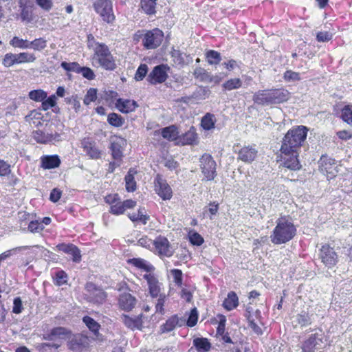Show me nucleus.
Masks as SVG:
<instances>
[{
  "instance_id": "obj_1",
  "label": "nucleus",
  "mask_w": 352,
  "mask_h": 352,
  "mask_svg": "<svg viewBox=\"0 0 352 352\" xmlns=\"http://www.w3.org/2000/svg\"><path fill=\"white\" fill-rule=\"evenodd\" d=\"M307 127L298 126L288 131L285 135L280 148L285 167L293 170L300 168L298 150L307 137Z\"/></svg>"
},
{
  "instance_id": "obj_2",
  "label": "nucleus",
  "mask_w": 352,
  "mask_h": 352,
  "mask_svg": "<svg viewBox=\"0 0 352 352\" xmlns=\"http://www.w3.org/2000/svg\"><path fill=\"white\" fill-rule=\"evenodd\" d=\"M296 229L293 223L285 217L276 221V226L270 236L271 241L274 244L285 243L294 238Z\"/></svg>"
},
{
  "instance_id": "obj_3",
  "label": "nucleus",
  "mask_w": 352,
  "mask_h": 352,
  "mask_svg": "<svg viewBox=\"0 0 352 352\" xmlns=\"http://www.w3.org/2000/svg\"><path fill=\"white\" fill-rule=\"evenodd\" d=\"M290 96V93L284 89L272 90H262L255 93L253 100L261 105H270L287 101Z\"/></svg>"
},
{
  "instance_id": "obj_4",
  "label": "nucleus",
  "mask_w": 352,
  "mask_h": 352,
  "mask_svg": "<svg viewBox=\"0 0 352 352\" xmlns=\"http://www.w3.org/2000/svg\"><path fill=\"white\" fill-rule=\"evenodd\" d=\"M94 59L106 70L112 71L116 68L115 60L108 47L104 44L96 45Z\"/></svg>"
},
{
  "instance_id": "obj_5",
  "label": "nucleus",
  "mask_w": 352,
  "mask_h": 352,
  "mask_svg": "<svg viewBox=\"0 0 352 352\" xmlns=\"http://www.w3.org/2000/svg\"><path fill=\"white\" fill-rule=\"evenodd\" d=\"M199 167L206 181H212L217 176V164L212 157L208 153H204L199 159Z\"/></svg>"
},
{
  "instance_id": "obj_6",
  "label": "nucleus",
  "mask_w": 352,
  "mask_h": 352,
  "mask_svg": "<svg viewBox=\"0 0 352 352\" xmlns=\"http://www.w3.org/2000/svg\"><path fill=\"white\" fill-rule=\"evenodd\" d=\"M85 296L87 301L94 304H102L107 298V294L103 289L93 283H87L85 287Z\"/></svg>"
},
{
  "instance_id": "obj_7",
  "label": "nucleus",
  "mask_w": 352,
  "mask_h": 352,
  "mask_svg": "<svg viewBox=\"0 0 352 352\" xmlns=\"http://www.w3.org/2000/svg\"><path fill=\"white\" fill-rule=\"evenodd\" d=\"M94 9L103 21L111 23L115 19L113 14L112 3L110 0H98L94 4Z\"/></svg>"
},
{
  "instance_id": "obj_8",
  "label": "nucleus",
  "mask_w": 352,
  "mask_h": 352,
  "mask_svg": "<svg viewBox=\"0 0 352 352\" xmlns=\"http://www.w3.org/2000/svg\"><path fill=\"white\" fill-rule=\"evenodd\" d=\"M164 33L158 28L148 31L142 40L144 46L146 49H155L160 45L163 41Z\"/></svg>"
},
{
  "instance_id": "obj_9",
  "label": "nucleus",
  "mask_w": 352,
  "mask_h": 352,
  "mask_svg": "<svg viewBox=\"0 0 352 352\" xmlns=\"http://www.w3.org/2000/svg\"><path fill=\"white\" fill-rule=\"evenodd\" d=\"M170 67L167 65H159L153 69L148 76L147 80L153 85L162 83L168 78V71Z\"/></svg>"
},
{
  "instance_id": "obj_10",
  "label": "nucleus",
  "mask_w": 352,
  "mask_h": 352,
  "mask_svg": "<svg viewBox=\"0 0 352 352\" xmlns=\"http://www.w3.org/2000/svg\"><path fill=\"white\" fill-rule=\"evenodd\" d=\"M320 257L322 263L328 267H331L337 262V254L333 249L328 245H323L320 249Z\"/></svg>"
},
{
  "instance_id": "obj_11",
  "label": "nucleus",
  "mask_w": 352,
  "mask_h": 352,
  "mask_svg": "<svg viewBox=\"0 0 352 352\" xmlns=\"http://www.w3.org/2000/svg\"><path fill=\"white\" fill-rule=\"evenodd\" d=\"M322 333H316L311 335L303 344L302 348L303 352H315V350L320 349L322 344Z\"/></svg>"
},
{
  "instance_id": "obj_12",
  "label": "nucleus",
  "mask_w": 352,
  "mask_h": 352,
  "mask_svg": "<svg viewBox=\"0 0 352 352\" xmlns=\"http://www.w3.org/2000/svg\"><path fill=\"white\" fill-rule=\"evenodd\" d=\"M155 191L164 200L170 199L172 197V190L166 180L157 175L155 180Z\"/></svg>"
},
{
  "instance_id": "obj_13",
  "label": "nucleus",
  "mask_w": 352,
  "mask_h": 352,
  "mask_svg": "<svg viewBox=\"0 0 352 352\" xmlns=\"http://www.w3.org/2000/svg\"><path fill=\"white\" fill-rule=\"evenodd\" d=\"M153 243L159 254L161 256L169 257L173 255V250L166 238L159 236L153 241Z\"/></svg>"
},
{
  "instance_id": "obj_14",
  "label": "nucleus",
  "mask_w": 352,
  "mask_h": 352,
  "mask_svg": "<svg viewBox=\"0 0 352 352\" xmlns=\"http://www.w3.org/2000/svg\"><path fill=\"white\" fill-rule=\"evenodd\" d=\"M137 303V299L129 292L122 293L118 298L119 307L126 311H131Z\"/></svg>"
},
{
  "instance_id": "obj_15",
  "label": "nucleus",
  "mask_w": 352,
  "mask_h": 352,
  "mask_svg": "<svg viewBox=\"0 0 352 352\" xmlns=\"http://www.w3.org/2000/svg\"><path fill=\"white\" fill-rule=\"evenodd\" d=\"M144 278L146 280L149 294L152 298H157V296L164 294L161 293V285L157 278L151 274H146L144 275Z\"/></svg>"
},
{
  "instance_id": "obj_16",
  "label": "nucleus",
  "mask_w": 352,
  "mask_h": 352,
  "mask_svg": "<svg viewBox=\"0 0 352 352\" xmlns=\"http://www.w3.org/2000/svg\"><path fill=\"white\" fill-rule=\"evenodd\" d=\"M179 142L182 145H197L199 140L195 128L191 126L187 132L179 136Z\"/></svg>"
},
{
  "instance_id": "obj_17",
  "label": "nucleus",
  "mask_w": 352,
  "mask_h": 352,
  "mask_svg": "<svg viewBox=\"0 0 352 352\" xmlns=\"http://www.w3.org/2000/svg\"><path fill=\"white\" fill-rule=\"evenodd\" d=\"M292 324L294 328H302L311 324V318L308 313L302 311L292 317Z\"/></svg>"
},
{
  "instance_id": "obj_18",
  "label": "nucleus",
  "mask_w": 352,
  "mask_h": 352,
  "mask_svg": "<svg viewBox=\"0 0 352 352\" xmlns=\"http://www.w3.org/2000/svg\"><path fill=\"white\" fill-rule=\"evenodd\" d=\"M57 248L67 254H71L73 258L74 262L78 263L81 260V255L80 250L73 244H59L57 245Z\"/></svg>"
},
{
  "instance_id": "obj_19",
  "label": "nucleus",
  "mask_w": 352,
  "mask_h": 352,
  "mask_svg": "<svg viewBox=\"0 0 352 352\" xmlns=\"http://www.w3.org/2000/svg\"><path fill=\"white\" fill-rule=\"evenodd\" d=\"M86 338L81 335L74 336L68 342L67 346L69 349L80 352L85 347Z\"/></svg>"
},
{
  "instance_id": "obj_20",
  "label": "nucleus",
  "mask_w": 352,
  "mask_h": 352,
  "mask_svg": "<svg viewBox=\"0 0 352 352\" xmlns=\"http://www.w3.org/2000/svg\"><path fill=\"white\" fill-rule=\"evenodd\" d=\"M320 164L322 171H325L328 174L334 175L337 172V166L335 163V160L322 156L320 160Z\"/></svg>"
},
{
  "instance_id": "obj_21",
  "label": "nucleus",
  "mask_w": 352,
  "mask_h": 352,
  "mask_svg": "<svg viewBox=\"0 0 352 352\" xmlns=\"http://www.w3.org/2000/svg\"><path fill=\"white\" fill-rule=\"evenodd\" d=\"M256 154L257 151L253 146H244L239 152V159L250 163L255 159Z\"/></svg>"
},
{
  "instance_id": "obj_22",
  "label": "nucleus",
  "mask_w": 352,
  "mask_h": 352,
  "mask_svg": "<svg viewBox=\"0 0 352 352\" xmlns=\"http://www.w3.org/2000/svg\"><path fill=\"white\" fill-rule=\"evenodd\" d=\"M116 107L122 113H128L135 111L138 104L135 101L131 100H123L119 98L116 102Z\"/></svg>"
},
{
  "instance_id": "obj_23",
  "label": "nucleus",
  "mask_w": 352,
  "mask_h": 352,
  "mask_svg": "<svg viewBox=\"0 0 352 352\" xmlns=\"http://www.w3.org/2000/svg\"><path fill=\"white\" fill-rule=\"evenodd\" d=\"M41 167L44 169H52L60 166V160L58 155H45L41 159Z\"/></svg>"
},
{
  "instance_id": "obj_24",
  "label": "nucleus",
  "mask_w": 352,
  "mask_h": 352,
  "mask_svg": "<svg viewBox=\"0 0 352 352\" xmlns=\"http://www.w3.org/2000/svg\"><path fill=\"white\" fill-rule=\"evenodd\" d=\"M141 316H142L140 315L135 318H132L127 315L122 314L120 316V320L128 328L131 329H140L142 325Z\"/></svg>"
},
{
  "instance_id": "obj_25",
  "label": "nucleus",
  "mask_w": 352,
  "mask_h": 352,
  "mask_svg": "<svg viewBox=\"0 0 352 352\" xmlns=\"http://www.w3.org/2000/svg\"><path fill=\"white\" fill-rule=\"evenodd\" d=\"M185 319L179 318L177 316H174L168 319L166 322L164 324V331H171L176 327H182L185 324Z\"/></svg>"
},
{
  "instance_id": "obj_26",
  "label": "nucleus",
  "mask_w": 352,
  "mask_h": 352,
  "mask_svg": "<svg viewBox=\"0 0 352 352\" xmlns=\"http://www.w3.org/2000/svg\"><path fill=\"white\" fill-rule=\"evenodd\" d=\"M161 134L164 138L170 141L179 139V131L177 127L175 125L163 128Z\"/></svg>"
},
{
  "instance_id": "obj_27",
  "label": "nucleus",
  "mask_w": 352,
  "mask_h": 352,
  "mask_svg": "<svg viewBox=\"0 0 352 352\" xmlns=\"http://www.w3.org/2000/svg\"><path fill=\"white\" fill-rule=\"evenodd\" d=\"M84 151L91 158L97 159L100 157V151L95 147V145L88 140H84L82 143Z\"/></svg>"
},
{
  "instance_id": "obj_28",
  "label": "nucleus",
  "mask_w": 352,
  "mask_h": 352,
  "mask_svg": "<svg viewBox=\"0 0 352 352\" xmlns=\"http://www.w3.org/2000/svg\"><path fill=\"white\" fill-rule=\"evenodd\" d=\"M239 304L238 297L234 292L228 294V298L223 301V307L228 311L236 307Z\"/></svg>"
},
{
  "instance_id": "obj_29",
  "label": "nucleus",
  "mask_w": 352,
  "mask_h": 352,
  "mask_svg": "<svg viewBox=\"0 0 352 352\" xmlns=\"http://www.w3.org/2000/svg\"><path fill=\"white\" fill-rule=\"evenodd\" d=\"M216 118L214 115L207 113L201 119V125L205 130H210L214 128Z\"/></svg>"
},
{
  "instance_id": "obj_30",
  "label": "nucleus",
  "mask_w": 352,
  "mask_h": 352,
  "mask_svg": "<svg viewBox=\"0 0 352 352\" xmlns=\"http://www.w3.org/2000/svg\"><path fill=\"white\" fill-rule=\"evenodd\" d=\"M135 173L133 169H130L125 176L126 189L128 192H133L136 189V182L134 179Z\"/></svg>"
},
{
  "instance_id": "obj_31",
  "label": "nucleus",
  "mask_w": 352,
  "mask_h": 352,
  "mask_svg": "<svg viewBox=\"0 0 352 352\" xmlns=\"http://www.w3.org/2000/svg\"><path fill=\"white\" fill-rule=\"evenodd\" d=\"M193 343L199 352H207L211 347L210 343L206 338H196L193 340Z\"/></svg>"
},
{
  "instance_id": "obj_32",
  "label": "nucleus",
  "mask_w": 352,
  "mask_h": 352,
  "mask_svg": "<svg viewBox=\"0 0 352 352\" xmlns=\"http://www.w3.org/2000/svg\"><path fill=\"white\" fill-rule=\"evenodd\" d=\"M193 75L195 78L206 83H209L210 80H211L210 74L201 67L196 68L194 70Z\"/></svg>"
},
{
  "instance_id": "obj_33",
  "label": "nucleus",
  "mask_w": 352,
  "mask_h": 352,
  "mask_svg": "<svg viewBox=\"0 0 352 352\" xmlns=\"http://www.w3.org/2000/svg\"><path fill=\"white\" fill-rule=\"evenodd\" d=\"M16 58V63H32L36 60V57L33 54L28 52H21L19 54H14Z\"/></svg>"
},
{
  "instance_id": "obj_34",
  "label": "nucleus",
  "mask_w": 352,
  "mask_h": 352,
  "mask_svg": "<svg viewBox=\"0 0 352 352\" xmlns=\"http://www.w3.org/2000/svg\"><path fill=\"white\" fill-rule=\"evenodd\" d=\"M129 263L133 264L134 266L144 270L147 272H150L153 270L154 267L151 265H147L146 261L142 258H131L128 261Z\"/></svg>"
},
{
  "instance_id": "obj_35",
  "label": "nucleus",
  "mask_w": 352,
  "mask_h": 352,
  "mask_svg": "<svg viewBox=\"0 0 352 352\" xmlns=\"http://www.w3.org/2000/svg\"><path fill=\"white\" fill-rule=\"evenodd\" d=\"M107 121L111 125L116 127L122 126L124 123V119L120 115L116 113H109Z\"/></svg>"
},
{
  "instance_id": "obj_36",
  "label": "nucleus",
  "mask_w": 352,
  "mask_h": 352,
  "mask_svg": "<svg viewBox=\"0 0 352 352\" xmlns=\"http://www.w3.org/2000/svg\"><path fill=\"white\" fill-rule=\"evenodd\" d=\"M207 61L210 65H217L220 63L221 56L220 53L214 50H209L206 52Z\"/></svg>"
},
{
  "instance_id": "obj_37",
  "label": "nucleus",
  "mask_w": 352,
  "mask_h": 352,
  "mask_svg": "<svg viewBox=\"0 0 352 352\" xmlns=\"http://www.w3.org/2000/svg\"><path fill=\"white\" fill-rule=\"evenodd\" d=\"M33 138L38 143L41 144H46L50 142L52 138V137L50 135V133H45L41 130L34 131Z\"/></svg>"
},
{
  "instance_id": "obj_38",
  "label": "nucleus",
  "mask_w": 352,
  "mask_h": 352,
  "mask_svg": "<svg viewBox=\"0 0 352 352\" xmlns=\"http://www.w3.org/2000/svg\"><path fill=\"white\" fill-rule=\"evenodd\" d=\"M157 0H141V7L142 10L148 14H152L155 12V5Z\"/></svg>"
},
{
  "instance_id": "obj_39",
  "label": "nucleus",
  "mask_w": 352,
  "mask_h": 352,
  "mask_svg": "<svg viewBox=\"0 0 352 352\" xmlns=\"http://www.w3.org/2000/svg\"><path fill=\"white\" fill-rule=\"evenodd\" d=\"M82 320L86 326L89 329V330L91 331L95 335L98 333L100 326L96 321H95L89 316H85Z\"/></svg>"
},
{
  "instance_id": "obj_40",
  "label": "nucleus",
  "mask_w": 352,
  "mask_h": 352,
  "mask_svg": "<svg viewBox=\"0 0 352 352\" xmlns=\"http://www.w3.org/2000/svg\"><path fill=\"white\" fill-rule=\"evenodd\" d=\"M30 41L28 40L20 38L18 36H14L12 40L10 41V45L14 47L21 49L30 48Z\"/></svg>"
},
{
  "instance_id": "obj_41",
  "label": "nucleus",
  "mask_w": 352,
  "mask_h": 352,
  "mask_svg": "<svg viewBox=\"0 0 352 352\" xmlns=\"http://www.w3.org/2000/svg\"><path fill=\"white\" fill-rule=\"evenodd\" d=\"M30 48H32L34 50H42L47 46V41L43 38H36L34 41L30 42Z\"/></svg>"
},
{
  "instance_id": "obj_42",
  "label": "nucleus",
  "mask_w": 352,
  "mask_h": 352,
  "mask_svg": "<svg viewBox=\"0 0 352 352\" xmlns=\"http://www.w3.org/2000/svg\"><path fill=\"white\" fill-rule=\"evenodd\" d=\"M61 67L67 71L76 72L77 74L80 73L81 69L82 67L76 62H73V63L62 62Z\"/></svg>"
},
{
  "instance_id": "obj_43",
  "label": "nucleus",
  "mask_w": 352,
  "mask_h": 352,
  "mask_svg": "<svg viewBox=\"0 0 352 352\" xmlns=\"http://www.w3.org/2000/svg\"><path fill=\"white\" fill-rule=\"evenodd\" d=\"M29 97L32 100L41 102L47 98V94L41 89L33 90L29 93Z\"/></svg>"
},
{
  "instance_id": "obj_44",
  "label": "nucleus",
  "mask_w": 352,
  "mask_h": 352,
  "mask_svg": "<svg viewBox=\"0 0 352 352\" xmlns=\"http://www.w3.org/2000/svg\"><path fill=\"white\" fill-rule=\"evenodd\" d=\"M111 150L113 159L116 160H121L122 157V152L120 144L117 142H113L111 145Z\"/></svg>"
},
{
  "instance_id": "obj_45",
  "label": "nucleus",
  "mask_w": 352,
  "mask_h": 352,
  "mask_svg": "<svg viewBox=\"0 0 352 352\" xmlns=\"http://www.w3.org/2000/svg\"><path fill=\"white\" fill-rule=\"evenodd\" d=\"M96 98H97V89H94V88H90L87 91V92L85 96V98L83 100V102L86 105H88L91 102L95 101L96 100Z\"/></svg>"
},
{
  "instance_id": "obj_46",
  "label": "nucleus",
  "mask_w": 352,
  "mask_h": 352,
  "mask_svg": "<svg viewBox=\"0 0 352 352\" xmlns=\"http://www.w3.org/2000/svg\"><path fill=\"white\" fill-rule=\"evenodd\" d=\"M148 72V66L146 64H141L138 68L135 74V79L140 81L144 79Z\"/></svg>"
},
{
  "instance_id": "obj_47",
  "label": "nucleus",
  "mask_w": 352,
  "mask_h": 352,
  "mask_svg": "<svg viewBox=\"0 0 352 352\" xmlns=\"http://www.w3.org/2000/svg\"><path fill=\"white\" fill-rule=\"evenodd\" d=\"M283 78L287 82H295L300 80V74L292 70H287L284 73Z\"/></svg>"
},
{
  "instance_id": "obj_48",
  "label": "nucleus",
  "mask_w": 352,
  "mask_h": 352,
  "mask_svg": "<svg viewBox=\"0 0 352 352\" xmlns=\"http://www.w3.org/2000/svg\"><path fill=\"white\" fill-rule=\"evenodd\" d=\"M157 300L155 305V309L157 313H160L161 314H164L165 313L164 309V305L166 299L167 298V296L164 294L159 296H157Z\"/></svg>"
},
{
  "instance_id": "obj_49",
  "label": "nucleus",
  "mask_w": 352,
  "mask_h": 352,
  "mask_svg": "<svg viewBox=\"0 0 352 352\" xmlns=\"http://www.w3.org/2000/svg\"><path fill=\"white\" fill-rule=\"evenodd\" d=\"M341 116L345 122L352 125V107H345L342 109Z\"/></svg>"
},
{
  "instance_id": "obj_50",
  "label": "nucleus",
  "mask_w": 352,
  "mask_h": 352,
  "mask_svg": "<svg viewBox=\"0 0 352 352\" xmlns=\"http://www.w3.org/2000/svg\"><path fill=\"white\" fill-rule=\"evenodd\" d=\"M241 86V82L239 78L230 79L223 84V87L228 90L237 89Z\"/></svg>"
},
{
  "instance_id": "obj_51",
  "label": "nucleus",
  "mask_w": 352,
  "mask_h": 352,
  "mask_svg": "<svg viewBox=\"0 0 352 352\" xmlns=\"http://www.w3.org/2000/svg\"><path fill=\"white\" fill-rule=\"evenodd\" d=\"M15 58H16V56H15L14 54L8 53L4 56V58L2 60V64L6 67H10L12 66L13 65L16 64L15 62L16 61Z\"/></svg>"
},
{
  "instance_id": "obj_52",
  "label": "nucleus",
  "mask_w": 352,
  "mask_h": 352,
  "mask_svg": "<svg viewBox=\"0 0 352 352\" xmlns=\"http://www.w3.org/2000/svg\"><path fill=\"white\" fill-rule=\"evenodd\" d=\"M129 217L133 221H140L143 224H146L148 217L144 214L141 210H139L138 214H129Z\"/></svg>"
},
{
  "instance_id": "obj_53",
  "label": "nucleus",
  "mask_w": 352,
  "mask_h": 352,
  "mask_svg": "<svg viewBox=\"0 0 352 352\" xmlns=\"http://www.w3.org/2000/svg\"><path fill=\"white\" fill-rule=\"evenodd\" d=\"M198 320V311L196 308H194L191 310L190 314L188 316V318L186 321V324L188 327H194L197 322Z\"/></svg>"
},
{
  "instance_id": "obj_54",
  "label": "nucleus",
  "mask_w": 352,
  "mask_h": 352,
  "mask_svg": "<svg viewBox=\"0 0 352 352\" xmlns=\"http://www.w3.org/2000/svg\"><path fill=\"white\" fill-rule=\"evenodd\" d=\"M125 211L123 203L121 201H116L111 206V212L114 214H121Z\"/></svg>"
},
{
  "instance_id": "obj_55",
  "label": "nucleus",
  "mask_w": 352,
  "mask_h": 352,
  "mask_svg": "<svg viewBox=\"0 0 352 352\" xmlns=\"http://www.w3.org/2000/svg\"><path fill=\"white\" fill-rule=\"evenodd\" d=\"M69 331L64 327H56L52 329L50 336H58L59 338H63L64 336H67L69 333Z\"/></svg>"
},
{
  "instance_id": "obj_56",
  "label": "nucleus",
  "mask_w": 352,
  "mask_h": 352,
  "mask_svg": "<svg viewBox=\"0 0 352 352\" xmlns=\"http://www.w3.org/2000/svg\"><path fill=\"white\" fill-rule=\"evenodd\" d=\"M189 239L193 245H201L204 243L203 237L197 232L190 233Z\"/></svg>"
},
{
  "instance_id": "obj_57",
  "label": "nucleus",
  "mask_w": 352,
  "mask_h": 352,
  "mask_svg": "<svg viewBox=\"0 0 352 352\" xmlns=\"http://www.w3.org/2000/svg\"><path fill=\"white\" fill-rule=\"evenodd\" d=\"M56 98L54 95L50 96L47 100L42 101V108L43 110H47L50 107L55 106Z\"/></svg>"
},
{
  "instance_id": "obj_58",
  "label": "nucleus",
  "mask_w": 352,
  "mask_h": 352,
  "mask_svg": "<svg viewBox=\"0 0 352 352\" xmlns=\"http://www.w3.org/2000/svg\"><path fill=\"white\" fill-rule=\"evenodd\" d=\"M80 74H81L85 78L89 80H94L96 77L94 71L87 67H82Z\"/></svg>"
},
{
  "instance_id": "obj_59",
  "label": "nucleus",
  "mask_w": 352,
  "mask_h": 352,
  "mask_svg": "<svg viewBox=\"0 0 352 352\" xmlns=\"http://www.w3.org/2000/svg\"><path fill=\"white\" fill-rule=\"evenodd\" d=\"M28 229L32 232H38L44 229V226L42 223H38L37 221H32L28 225Z\"/></svg>"
},
{
  "instance_id": "obj_60",
  "label": "nucleus",
  "mask_w": 352,
  "mask_h": 352,
  "mask_svg": "<svg viewBox=\"0 0 352 352\" xmlns=\"http://www.w3.org/2000/svg\"><path fill=\"white\" fill-rule=\"evenodd\" d=\"M173 56L177 58V61L179 64H187L188 61H187L186 59L188 58V56H187L184 53H182L179 51L175 50L173 52Z\"/></svg>"
},
{
  "instance_id": "obj_61",
  "label": "nucleus",
  "mask_w": 352,
  "mask_h": 352,
  "mask_svg": "<svg viewBox=\"0 0 352 352\" xmlns=\"http://www.w3.org/2000/svg\"><path fill=\"white\" fill-rule=\"evenodd\" d=\"M21 18L23 21L30 22L32 20L31 12L27 6H23L21 12Z\"/></svg>"
},
{
  "instance_id": "obj_62",
  "label": "nucleus",
  "mask_w": 352,
  "mask_h": 352,
  "mask_svg": "<svg viewBox=\"0 0 352 352\" xmlns=\"http://www.w3.org/2000/svg\"><path fill=\"white\" fill-rule=\"evenodd\" d=\"M12 311L14 314H20L23 310L22 301L19 297L14 299Z\"/></svg>"
},
{
  "instance_id": "obj_63",
  "label": "nucleus",
  "mask_w": 352,
  "mask_h": 352,
  "mask_svg": "<svg viewBox=\"0 0 352 352\" xmlns=\"http://www.w3.org/2000/svg\"><path fill=\"white\" fill-rule=\"evenodd\" d=\"M171 274L174 277L175 283L178 285H181L182 283V272L180 270L174 269L171 270Z\"/></svg>"
},
{
  "instance_id": "obj_64",
  "label": "nucleus",
  "mask_w": 352,
  "mask_h": 352,
  "mask_svg": "<svg viewBox=\"0 0 352 352\" xmlns=\"http://www.w3.org/2000/svg\"><path fill=\"white\" fill-rule=\"evenodd\" d=\"M10 166L3 160H0V175H8L10 173Z\"/></svg>"
}]
</instances>
